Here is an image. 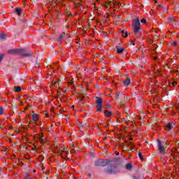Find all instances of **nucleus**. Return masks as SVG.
<instances>
[{
	"label": "nucleus",
	"mask_w": 179,
	"mask_h": 179,
	"mask_svg": "<svg viewBox=\"0 0 179 179\" xmlns=\"http://www.w3.org/2000/svg\"><path fill=\"white\" fill-rule=\"evenodd\" d=\"M106 128H108V125H106V126H105Z\"/></svg>",
	"instance_id": "obj_42"
},
{
	"label": "nucleus",
	"mask_w": 179,
	"mask_h": 179,
	"mask_svg": "<svg viewBox=\"0 0 179 179\" xmlns=\"http://www.w3.org/2000/svg\"><path fill=\"white\" fill-rule=\"evenodd\" d=\"M4 113V109L2 106H0V115Z\"/></svg>",
	"instance_id": "obj_23"
},
{
	"label": "nucleus",
	"mask_w": 179,
	"mask_h": 179,
	"mask_svg": "<svg viewBox=\"0 0 179 179\" xmlns=\"http://www.w3.org/2000/svg\"><path fill=\"white\" fill-rule=\"evenodd\" d=\"M125 113H126V114H127V113H128V110H126Z\"/></svg>",
	"instance_id": "obj_44"
},
{
	"label": "nucleus",
	"mask_w": 179,
	"mask_h": 179,
	"mask_svg": "<svg viewBox=\"0 0 179 179\" xmlns=\"http://www.w3.org/2000/svg\"><path fill=\"white\" fill-rule=\"evenodd\" d=\"M88 177H90V178L92 177V173H89Z\"/></svg>",
	"instance_id": "obj_36"
},
{
	"label": "nucleus",
	"mask_w": 179,
	"mask_h": 179,
	"mask_svg": "<svg viewBox=\"0 0 179 179\" xmlns=\"http://www.w3.org/2000/svg\"><path fill=\"white\" fill-rule=\"evenodd\" d=\"M21 80L23 82V79H21Z\"/></svg>",
	"instance_id": "obj_49"
},
{
	"label": "nucleus",
	"mask_w": 179,
	"mask_h": 179,
	"mask_svg": "<svg viewBox=\"0 0 179 179\" xmlns=\"http://www.w3.org/2000/svg\"><path fill=\"white\" fill-rule=\"evenodd\" d=\"M133 45H135V43H133Z\"/></svg>",
	"instance_id": "obj_48"
},
{
	"label": "nucleus",
	"mask_w": 179,
	"mask_h": 179,
	"mask_svg": "<svg viewBox=\"0 0 179 179\" xmlns=\"http://www.w3.org/2000/svg\"><path fill=\"white\" fill-rule=\"evenodd\" d=\"M121 33L122 34V37H124V38H127V37H128V32H125V31L122 30Z\"/></svg>",
	"instance_id": "obj_17"
},
{
	"label": "nucleus",
	"mask_w": 179,
	"mask_h": 179,
	"mask_svg": "<svg viewBox=\"0 0 179 179\" xmlns=\"http://www.w3.org/2000/svg\"><path fill=\"white\" fill-rule=\"evenodd\" d=\"M110 163H111V161L109 159H98L94 162V166L95 167H106V166H108V168L103 169V173H106V174L114 175L120 173V169L117 166L113 167Z\"/></svg>",
	"instance_id": "obj_1"
},
{
	"label": "nucleus",
	"mask_w": 179,
	"mask_h": 179,
	"mask_svg": "<svg viewBox=\"0 0 179 179\" xmlns=\"http://www.w3.org/2000/svg\"><path fill=\"white\" fill-rule=\"evenodd\" d=\"M18 54L22 57H31L33 55V52L27 53L26 49H18Z\"/></svg>",
	"instance_id": "obj_5"
},
{
	"label": "nucleus",
	"mask_w": 179,
	"mask_h": 179,
	"mask_svg": "<svg viewBox=\"0 0 179 179\" xmlns=\"http://www.w3.org/2000/svg\"><path fill=\"white\" fill-rule=\"evenodd\" d=\"M119 160H121V162H122V159L121 158H120Z\"/></svg>",
	"instance_id": "obj_43"
},
{
	"label": "nucleus",
	"mask_w": 179,
	"mask_h": 179,
	"mask_svg": "<svg viewBox=\"0 0 179 179\" xmlns=\"http://www.w3.org/2000/svg\"><path fill=\"white\" fill-rule=\"evenodd\" d=\"M103 114H105V115L106 117H110V115H113V112L108 111V110H105V111H103Z\"/></svg>",
	"instance_id": "obj_14"
},
{
	"label": "nucleus",
	"mask_w": 179,
	"mask_h": 179,
	"mask_svg": "<svg viewBox=\"0 0 179 179\" xmlns=\"http://www.w3.org/2000/svg\"><path fill=\"white\" fill-rule=\"evenodd\" d=\"M166 145L168 146V145H170V143H169V141H166Z\"/></svg>",
	"instance_id": "obj_34"
},
{
	"label": "nucleus",
	"mask_w": 179,
	"mask_h": 179,
	"mask_svg": "<svg viewBox=\"0 0 179 179\" xmlns=\"http://www.w3.org/2000/svg\"><path fill=\"white\" fill-rule=\"evenodd\" d=\"M120 148H124V144L123 143H120Z\"/></svg>",
	"instance_id": "obj_33"
},
{
	"label": "nucleus",
	"mask_w": 179,
	"mask_h": 179,
	"mask_svg": "<svg viewBox=\"0 0 179 179\" xmlns=\"http://www.w3.org/2000/svg\"><path fill=\"white\" fill-rule=\"evenodd\" d=\"M168 20L170 23L173 24V26H175V27H177V23H176V20L173 19V17L168 18Z\"/></svg>",
	"instance_id": "obj_9"
},
{
	"label": "nucleus",
	"mask_w": 179,
	"mask_h": 179,
	"mask_svg": "<svg viewBox=\"0 0 179 179\" xmlns=\"http://www.w3.org/2000/svg\"><path fill=\"white\" fill-rule=\"evenodd\" d=\"M26 179H31V178H30V176H29L28 178H26Z\"/></svg>",
	"instance_id": "obj_40"
},
{
	"label": "nucleus",
	"mask_w": 179,
	"mask_h": 179,
	"mask_svg": "<svg viewBox=\"0 0 179 179\" xmlns=\"http://www.w3.org/2000/svg\"><path fill=\"white\" fill-rule=\"evenodd\" d=\"M130 84H131V79L129 78H127L126 80L123 81L124 86H129Z\"/></svg>",
	"instance_id": "obj_11"
},
{
	"label": "nucleus",
	"mask_w": 179,
	"mask_h": 179,
	"mask_svg": "<svg viewBox=\"0 0 179 179\" xmlns=\"http://www.w3.org/2000/svg\"><path fill=\"white\" fill-rule=\"evenodd\" d=\"M141 23H143V24H145V23H146V19L145 18H143L141 20Z\"/></svg>",
	"instance_id": "obj_24"
},
{
	"label": "nucleus",
	"mask_w": 179,
	"mask_h": 179,
	"mask_svg": "<svg viewBox=\"0 0 179 179\" xmlns=\"http://www.w3.org/2000/svg\"><path fill=\"white\" fill-rule=\"evenodd\" d=\"M85 96H86V94L85 93L83 94V96L81 97V100H83V99H85Z\"/></svg>",
	"instance_id": "obj_31"
},
{
	"label": "nucleus",
	"mask_w": 179,
	"mask_h": 179,
	"mask_svg": "<svg viewBox=\"0 0 179 179\" xmlns=\"http://www.w3.org/2000/svg\"><path fill=\"white\" fill-rule=\"evenodd\" d=\"M138 157L140 158V159H143V156H142V153H141V152H138Z\"/></svg>",
	"instance_id": "obj_29"
},
{
	"label": "nucleus",
	"mask_w": 179,
	"mask_h": 179,
	"mask_svg": "<svg viewBox=\"0 0 179 179\" xmlns=\"http://www.w3.org/2000/svg\"><path fill=\"white\" fill-rule=\"evenodd\" d=\"M26 177H27V178L28 177H29V173H26Z\"/></svg>",
	"instance_id": "obj_37"
},
{
	"label": "nucleus",
	"mask_w": 179,
	"mask_h": 179,
	"mask_svg": "<svg viewBox=\"0 0 179 179\" xmlns=\"http://www.w3.org/2000/svg\"><path fill=\"white\" fill-rule=\"evenodd\" d=\"M32 120L33 121H37V120H38V116L37 115V114L34 113L32 115Z\"/></svg>",
	"instance_id": "obj_18"
},
{
	"label": "nucleus",
	"mask_w": 179,
	"mask_h": 179,
	"mask_svg": "<svg viewBox=\"0 0 179 179\" xmlns=\"http://www.w3.org/2000/svg\"><path fill=\"white\" fill-rule=\"evenodd\" d=\"M2 59H3V55H0V62H2Z\"/></svg>",
	"instance_id": "obj_27"
},
{
	"label": "nucleus",
	"mask_w": 179,
	"mask_h": 179,
	"mask_svg": "<svg viewBox=\"0 0 179 179\" xmlns=\"http://www.w3.org/2000/svg\"><path fill=\"white\" fill-rule=\"evenodd\" d=\"M113 4H110V2H106V3H105V6H106V8H108V6L110 5V8H113L115 5H118V6H119V8L120 7V6H122V5L121 4V3H117V1H113Z\"/></svg>",
	"instance_id": "obj_6"
},
{
	"label": "nucleus",
	"mask_w": 179,
	"mask_h": 179,
	"mask_svg": "<svg viewBox=\"0 0 179 179\" xmlns=\"http://www.w3.org/2000/svg\"><path fill=\"white\" fill-rule=\"evenodd\" d=\"M126 170H131L132 169V164H127L125 165Z\"/></svg>",
	"instance_id": "obj_16"
},
{
	"label": "nucleus",
	"mask_w": 179,
	"mask_h": 179,
	"mask_svg": "<svg viewBox=\"0 0 179 179\" xmlns=\"http://www.w3.org/2000/svg\"><path fill=\"white\" fill-rule=\"evenodd\" d=\"M19 49H12L8 51V54H18Z\"/></svg>",
	"instance_id": "obj_13"
},
{
	"label": "nucleus",
	"mask_w": 179,
	"mask_h": 179,
	"mask_svg": "<svg viewBox=\"0 0 179 179\" xmlns=\"http://www.w3.org/2000/svg\"><path fill=\"white\" fill-rule=\"evenodd\" d=\"M124 50L125 49L124 48H120V46L116 47V52L117 54H122V52H124Z\"/></svg>",
	"instance_id": "obj_8"
},
{
	"label": "nucleus",
	"mask_w": 179,
	"mask_h": 179,
	"mask_svg": "<svg viewBox=\"0 0 179 179\" xmlns=\"http://www.w3.org/2000/svg\"><path fill=\"white\" fill-rule=\"evenodd\" d=\"M157 141L159 154L160 155L161 157H163V156H166V155H167V152L166 151L167 147H164L163 143H162V141H160L159 140H157Z\"/></svg>",
	"instance_id": "obj_3"
},
{
	"label": "nucleus",
	"mask_w": 179,
	"mask_h": 179,
	"mask_svg": "<svg viewBox=\"0 0 179 179\" xmlns=\"http://www.w3.org/2000/svg\"><path fill=\"white\" fill-rule=\"evenodd\" d=\"M65 37V33H62V34L59 35L57 41H62V39Z\"/></svg>",
	"instance_id": "obj_15"
},
{
	"label": "nucleus",
	"mask_w": 179,
	"mask_h": 179,
	"mask_svg": "<svg viewBox=\"0 0 179 179\" xmlns=\"http://www.w3.org/2000/svg\"><path fill=\"white\" fill-rule=\"evenodd\" d=\"M96 107H98L96 109V111H103L102 110L103 105L96 106Z\"/></svg>",
	"instance_id": "obj_21"
},
{
	"label": "nucleus",
	"mask_w": 179,
	"mask_h": 179,
	"mask_svg": "<svg viewBox=\"0 0 179 179\" xmlns=\"http://www.w3.org/2000/svg\"><path fill=\"white\" fill-rule=\"evenodd\" d=\"M132 28L134 29V34H138L141 31V22L139 19L134 20L132 23Z\"/></svg>",
	"instance_id": "obj_4"
},
{
	"label": "nucleus",
	"mask_w": 179,
	"mask_h": 179,
	"mask_svg": "<svg viewBox=\"0 0 179 179\" xmlns=\"http://www.w3.org/2000/svg\"><path fill=\"white\" fill-rule=\"evenodd\" d=\"M1 127H0V129H1Z\"/></svg>",
	"instance_id": "obj_51"
},
{
	"label": "nucleus",
	"mask_w": 179,
	"mask_h": 179,
	"mask_svg": "<svg viewBox=\"0 0 179 179\" xmlns=\"http://www.w3.org/2000/svg\"><path fill=\"white\" fill-rule=\"evenodd\" d=\"M120 155V152H116V155L118 156Z\"/></svg>",
	"instance_id": "obj_39"
},
{
	"label": "nucleus",
	"mask_w": 179,
	"mask_h": 179,
	"mask_svg": "<svg viewBox=\"0 0 179 179\" xmlns=\"http://www.w3.org/2000/svg\"><path fill=\"white\" fill-rule=\"evenodd\" d=\"M15 92H21L22 91V88L19 86L15 87Z\"/></svg>",
	"instance_id": "obj_22"
},
{
	"label": "nucleus",
	"mask_w": 179,
	"mask_h": 179,
	"mask_svg": "<svg viewBox=\"0 0 179 179\" xmlns=\"http://www.w3.org/2000/svg\"><path fill=\"white\" fill-rule=\"evenodd\" d=\"M117 19H121V15L118 16Z\"/></svg>",
	"instance_id": "obj_38"
},
{
	"label": "nucleus",
	"mask_w": 179,
	"mask_h": 179,
	"mask_svg": "<svg viewBox=\"0 0 179 179\" xmlns=\"http://www.w3.org/2000/svg\"><path fill=\"white\" fill-rule=\"evenodd\" d=\"M125 113H126V114H127V113H128V110H126Z\"/></svg>",
	"instance_id": "obj_45"
},
{
	"label": "nucleus",
	"mask_w": 179,
	"mask_h": 179,
	"mask_svg": "<svg viewBox=\"0 0 179 179\" xmlns=\"http://www.w3.org/2000/svg\"><path fill=\"white\" fill-rule=\"evenodd\" d=\"M115 100H120V101L119 102V107L122 108L124 107V106H125V103H127V98L125 96V94H124L122 92H117L116 93Z\"/></svg>",
	"instance_id": "obj_2"
},
{
	"label": "nucleus",
	"mask_w": 179,
	"mask_h": 179,
	"mask_svg": "<svg viewBox=\"0 0 179 179\" xmlns=\"http://www.w3.org/2000/svg\"><path fill=\"white\" fill-rule=\"evenodd\" d=\"M0 38L1 40H6V35L5 34H0Z\"/></svg>",
	"instance_id": "obj_20"
},
{
	"label": "nucleus",
	"mask_w": 179,
	"mask_h": 179,
	"mask_svg": "<svg viewBox=\"0 0 179 179\" xmlns=\"http://www.w3.org/2000/svg\"><path fill=\"white\" fill-rule=\"evenodd\" d=\"M96 101L95 103L97 106H103V99H101V97L100 96H96Z\"/></svg>",
	"instance_id": "obj_7"
},
{
	"label": "nucleus",
	"mask_w": 179,
	"mask_h": 179,
	"mask_svg": "<svg viewBox=\"0 0 179 179\" xmlns=\"http://www.w3.org/2000/svg\"><path fill=\"white\" fill-rule=\"evenodd\" d=\"M15 12H16L17 15H18V16H20V15H22V12H23V9H22L20 8H16Z\"/></svg>",
	"instance_id": "obj_12"
},
{
	"label": "nucleus",
	"mask_w": 179,
	"mask_h": 179,
	"mask_svg": "<svg viewBox=\"0 0 179 179\" xmlns=\"http://www.w3.org/2000/svg\"><path fill=\"white\" fill-rule=\"evenodd\" d=\"M176 85H177V83L174 82V83H173V86H175Z\"/></svg>",
	"instance_id": "obj_35"
},
{
	"label": "nucleus",
	"mask_w": 179,
	"mask_h": 179,
	"mask_svg": "<svg viewBox=\"0 0 179 179\" xmlns=\"http://www.w3.org/2000/svg\"><path fill=\"white\" fill-rule=\"evenodd\" d=\"M159 8H164L162 5H159Z\"/></svg>",
	"instance_id": "obj_41"
},
{
	"label": "nucleus",
	"mask_w": 179,
	"mask_h": 179,
	"mask_svg": "<svg viewBox=\"0 0 179 179\" xmlns=\"http://www.w3.org/2000/svg\"><path fill=\"white\" fill-rule=\"evenodd\" d=\"M129 140H130V141H132V138H130Z\"/></svg>",
	"instance_id": "obj_47"
},
{
	"label": "nucleus",
	"mask_w": 179,
	"mask_h": 179,
	"mask_svg": "<svg viewBox=\"0 0 179 179\" xmlns=\"http://www.w3.org/2000/svg\"><path fill=\"white\" fill-rule=\"evenodd\" d=\"M81 128H83V125H81Z\"/></svg>",
	"instance_id": "obj_46"
},
{
	"label": "nucleus",
	"mask_w": 179,
	"mask_h": 179,
	"mask_svg": "<svg viewBox=\"0 0 179 179\" xmlns=\"http://www.w3.org/2000/svg\"><path fill=\"white\" fill-rule=\"evenodd\" d=\"M69 85H73L75 83V81L73 80H71V81L68 82Z\"/></svg>",
	"instance_id": "obj_25"
},
{
	"label": "nucleus",
	"mask_w": 179,
	"mask_h": 179,
	"mask_svg": "<svg viewBox=\"0 0 179 179\" xmlns=\"http://www.w3.org/2000/svg\"><path fill=\"white\" fill-rule=\"evenodd\" d=\"M173 160H174L176 166H179V161H178V159H177V158H176V157H173ZM178 171H179V168H178Z\"/></svg>",
	"instance_id": "obj_19"
},
{
	"label": "nucleus",
	"mask_w": 179,
	"mask_h": 179,
	"mask_svg": "<svg viewBox=\"0 0 179 179\" xmlns=\"http://www.w3.org/2000/svg\"><path fill=\"white\" fill-rule=\"evenodd\" d=\"M106 108H111V106H110V104H108L106 106Z\"/></svg>",
	"instance_id": "obj_32"
},
{
	"label": "nucleus",
	"mask_w": 179,
	"mask_h": 179,
	"mask_svg": "<svg viewBox=\"0 0 179 179\" xmlns=\"http://www.w3.org/2000/svg\"><path fill=\"white\" fill-rule=\"evenodd\" d=\"M174 127H176V124H174L173 122L168 123V124L166 125V128L169 130L173 129V128H174Z\"/></svg>",
	"instance_id": "obj_10"
},
{
	"label": "nucleus",
	"mask_w": 179,
	"mask_h": 179,
	"mask_svg": "<svg viewBox=\"0 0 179 179\" xmlns=\"http://www.w3.org/2000/svg\"><path fill=\"white\" fill-rule=\"evenodd\" d=\"M133 179H141V176H134Z\"/></svg>",
	"instance_id": "obj_28"
},
{
	"label": "nucleus",
	"mask_w": 179,
	"mask_h": 179,
	"mask_svg": "<svg viewBox=\"0 0 179 179\" xmlns=\"http://www.w3.org/2000/svg\"><path fill=\"white\" fill-rule=\"evenodd\" d=\"M173 45H178L177 41H173Z\"/></svg>",
	"instance_id": "obj_30"
},
{
	"label": "nucleus",
	"mask_w": 179,
	"mask_h": 179,
	"mask_svg": "<svg viewBox=\"0 0 179 179\" xmlns=\"http://www.w3.org/2000/svg\"><path fill=\"white\" fill-rule=\"evenodd\" d=\"M39 142H41V143H44V142H45V140L43 139L42 138H39Z\"/></svg>",
	"instance_id": "obj_26"
},
{
	"label": "nucleus",
	"mask_w": 179,
	"mask_h": 179,
	"mask_svg": "<svg viewBox=\"0 0 179 179\" xmlns=\"http://www.w3.org/2000/svg\"><path fill=\"white\" fill-rule=\"evenodd\" d=\"M73 107H74V106H72V108H73Z\"/></svg>",
	"instance_id": "obj_50"
}]
</instances>
